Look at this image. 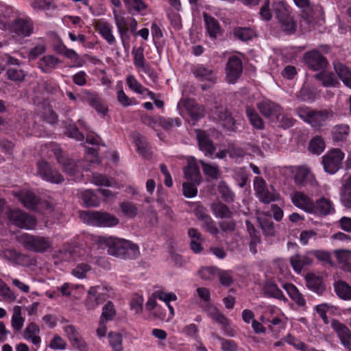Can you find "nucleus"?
<instances>
[{
  "label": "nucleus",
  "instance_id": "2",
  "mask_svg": "<svg viewBox=\"0 0 351 351\" xmlns=\"http://www.w3.org/2000/svg\"><path fill=\"white\" fill-rule=\"evenodd\" d=\"M296 114L304 121L309 123L313 128H319L328 119L333 117L330 110H315L307 106L296 108Z\"/></svg>",
  "mask_w": 351,
  "mask_h": 351
},
{
  "label": "nucleus",
  "instance_id": "51",
  "mask_svg": "<svg viewBox=\"0 0 351 351\" xmlns=\"http://www.w3.org/2000/svg\"><path fill=\"white\" fill-rule=\"evenodd\" d=\"M335 253L338 261L344 264L347 270L351 271V264L348 263L351 256V251L346 250H336Z\"/></svg>",
  "mask_w": 351,
  "mask_h": 351
},
{
  "label": "nucleus",
  "instance_id": "29",
  "mask_svg": "<svg viewBox=\"0 0 351 351\" xmlns=\"http://www.w3.org/2000/svg\"><path fill=\"white\" fill-rule=\"evenodd\" d=\"M263 293L267 297L274 298L278 300L286 301L282 291L278 288L276 284L267 281L263 288Z\"/></svg>",
  "mask_w": 351,
  "mask_h": 351
},
{
  "label": "nucleus",
  "instance_id": "21",
  "mask_svg": "<svg viewBox=\"0 0 351 351\" xmlns=\"http://www.w3.org/2000/svg\"><path fill=\"white\" fill-rule=\"evenodd\" d=\"M305 280L306 285L309 290L318 295H322L325 291L326 286L322 277L313 273H308L305 276Z\"/></svg>",
  "mask_w": 351,
  "mask_h": 351
},
{
  "label": "nucleus",
  "instance_id": "39",
  "mask_svg": "<svg viewBox=\"0 0 351 351\" xmlns=\"http://www.w3.org/2000/svg\"><path fill=\"white\" fill-rule=\"evenodd\" d=\"M246 114L250 123L254 129L262 130L265 128V123L263 119L254 108L247 107L246 108Z\"/></svg>",
  "mask_w": 351,
  "mask_h": 351
},
{
  "label": "nucleus",
  "instance_id": "45",
  "mask_svg": "<svg viewBox=\"0 0 351 351\" xmlns=\"http://www.w3.org/2000/svg\"><path fill=\"white\" fill-rule=\"evenodd\" d=\"M82 198L86 206H98L99 199L92 190L88 189L82 193Z\"/></svg>",
  "mask_w": 351,
  "mask_h": 351
},
{
  "label": "nucleus",
  "instance_id": "24",
  "mask_svg": "<svg viewBox=\"0 0 351 351\" xmlns=\"http://www.w3.org/2000/svg\"><path fill=\"white\" fill-rule=\"evenodd\" d=\"M350 134V125L345 123L337 124L331 130L332 138L335 142L346 141Z\"/></svg>",
  "mask_w": 351,
  "mask_h": 351
},
{
  "label": "nucleus",
  "instance_id": "22",
  "mask_svg": "<svg viewBox=\"0 0 351 351\" xmlns=\"http://www.w3.org/2000/svg\"><path fill=\"white\" fill-rule=\"evenodd\" d=\"M341 204L348 209H351V174L341 182L339 189Z\"/></svg>",
  "mask_w": 351,
  "mask_h": 351
},
{
  "label": "nucleus",
  "instance_id": "1",
  "mask_svg": "<svg viewBox=\"0 0 351 351\" xmlns=\"http://www.w3.org/2000/svg\"><path fill=\"white\" fill-rule=\"evenodd\" d=\"M95 242L99 248L107 249L109 255L123 259H134L140 254L138 246L126 239L99 236Z\"/></svg>",
  "mask_w": 351,
  "mask_h": 351
},
{
  "label": "nucleus",
  "instance_id": "9",
  "mask_svg": "<svg viewBox=\"0 0 351 351\" xmlns=\"http://www.w3.org/2000/svg\"><path fill=\"white\" fill-rule=\"evenodd\" d=\"M52 152L57 162L61 165L62 169L65 173L72 176L78 171L79 168L77 162L66 157L60 148L55 146L52 149Z\"/></svg>",
  "mask_w": 351,
  "mask_h": 351
},
{
  "label": "nucleus",
  "instance_id": "23",
  "mask_svg": "<svg viewBox=\"0 0 351 351\" xmlns=\"http://www.w3.org/2000/svg\"><path fill=\"white\" fill-rule=\"evenodd\" d=\"M334 211L335 208L332 206V202L328 199L322 197L314 203L313 210L311 211V213L321 216H326Z\"/></svg>",
  "mask_w": 351,
  "mask_h": 351
},
{
  "label": "nucleus",
  "instance_id": "7",
  "mask_svg": "<svg viewBox=\"0 0 351 351\" xmlns=\"http://www.w3.org/2000/svg\"><path fill=\"white\" fill-rule=\"evenodd\" d=\"M254 186L258 199L265 204H269L280 199V195L274 186L267 187L265 181L261 177L255 178Z\"/></svg>",
  "mask_w": 351,
  "mask_h": 351
},
{
  "label": "nucleus",
  "instance_id": "57",
  "mask_svg": "<svg viewBox=\"0 0 351 351\" xmlns=\"http://www.w3.org/2000/svg\"><path fill=\"white\" fill-rule=\"evenodd\" d=\"M121 211L129 217H134L138 213V208L132 202H125L121 204Z\"/></svg>",
  "mask_w": 351,
  "mask_h": 351
},
{
  "label": "nucleus",
  "instance_id": "50",
  "mask_svg": "<svg viewBox=\"0 0 351 351\" xmlns=\"http://www.w3.org/2000/svg\"><path fill=\"white\" fill-rule=\"evenodd\" d=\"M116 314V311L114 309V306L111 302H108L103 307L102 313L100 318L101 322H108L112 320L114 315Z\"/></svg>",
  "mask_w": 351,
  "mask_h": 351
},
{
  "label": "nucleus",
  "instance_id": "37",
  "mask_svg": "<svg viewBox=\"0 0 351 351\" xmlns=\"http://www.w3.org/2000/svg\"><path fill=\"white\" fill-rule=\"evenodd\" d=\"M337 295L343 300H351V286L343 280H339L334 284Z\"/></svg>",
  "mask_w": 351,
  "mask_h": 351
},
{
  "label": "nucleus",
  "instance_id": "19",
  "mask_svg": "<svg viewBox=\"0 0 351 351\" xmlns=\"http://www.w3.org/2000/svg\"><path fill=\"white\" fill-rule=\"evenodd\" d=\"M10 30L18 36L26 37L32 33L33 25L31 21L16 19L12 24Z\"/></svg>",
  "mask_w": 351,
  "mask_h": 351
},
{
  "label": "nucleus",
  "instance_id": "18",
  "mask_svg": "<svg viewBox=\"0 0 351 351\" xmlns=\"http://www.w3.org/2000/svg\"><path fill=\"white\" fill-rule=\"evenodd\" d=\"M292 203L298 208L311 213L313 210L314 202L305 193L295 191L291 195Z\"/></svg>",
  "mask_w": 351,
  "mask_h": 351
},
{
  "label": "nucleus",
  "instance_id": "12",
  "mask_svg": "<svg viewBox=\"0 0 351 351\" xmlns=\"http://www.w3.org/2000/svg\"><path fill=\"white\" fill-rule=\"evenodd\" d=\"M304 58L308 66L314 71L323 70L328 65L326 58L315 49L305 53Z\"/></svg>",
  "mask_w": 351,
  "mask_h": 351
},
{
  "label": "nucleus",
  "instance_id": "30",
  "mask_svg": "<svg viewBox=\"0 0 351 351\" xmlns=\"http://www.w3.org/2000/svg\"><path fill=\"white\" fill-rule=\"evenodd\" d=\"M283 288L297 305L299 306H304L306 305V300L304 298L303 295L299 291L295 285L291 283H285L283 285Z\"/></svg>",
  "mask_w": 351,
  "mask_h": 351
},
{
  "label": "nucleus",
  "instance_id": "13",
  "mask_svg": "<svg viewBox=\"0 0 351 351\" xmlns=\"http://www.w3.org/2000/svg\"><path fill=\"white\" fill-rule=\"evenodd\" d=\"M226 80L230 84L237 82L241 74V60L236 56L229 58L226 67Z\"/></svg>",
  "mask_w": 351,
  "mask_h": 351
},
{
  "label": "nucleus",
  "instance_id": "54",
  "mask_svg": "<svg viewBox=\"0 0 351 351\" xmlns=\"http://www.w3.org/2000/svg\"><path fill=\"white\" fill-rule=\"evenodd\" d=\"M91 182L97 186H111L112 183L108 178L99 173H94L92 175Z\"/></svg>",
  "mask_w": 351,
  "mask_h": 351
},
{
  "label": "nucleus",
  "instance_id": "48",
  "mask_svg": "<svg viewBox=\"0 0 351 351\" xmlns=\"http://www.w3.org/2000/svg\"><path fill=\"white\" fill-rule=\"evenodd\" d=\"M109 343L114 351H122L123 337L119 332H110L108 333Z\"/></svg>",
  "mask_w": 351,
  "mask_h": 351
},
{
  "label": "nucleus",
  "instance_id": "3",
  "mask_svg": "<svg viewBox=\"0 0 351 351\" xmlns=\"http://www.w3.org/2000/svg\"><path fill=\"white\" fill-rule=\"evenodd\" d=\"M17 241L27 250L43 253L52 247V241L49 237L34 236L27 233L18 237Z\"/></svg>",
  "mask_w": 351,
  "mask_h": 351
},
{
  "label": "nucleus",
  "instance_id": "25",
  "mask_svg": "<svg viewBox=\"0 0 351 351\" xmlns=\"http://www.w3.org/2000/svg\"><path fill=\"white\" fill-rule=\"evenodd\" d=\"M84 97L88 104L94 108L98 113L104 115L108 112V107L103 103L102 100L97 95L86 92Z\"/></svg>",
  "mask_w": 351,
  "mask_h": 351
},
{
  "label": "nucleus",
  "instance_id": "64",
  "mask_svg": "<svg viewBox=\"0 0 351 351\" xmlns=\"http://www.w3.org/2000/svg\"><path fill=\"white\" fill-rule=\"evenodd\" d=\"M143 51L144 49L141 47L134 48L132 50V54L134 55V62L137 67H140L141 65L145 63Z\"/></svg>",
  "mask_w": 351,
  "mask_h": 351
},
{
  "label": "nucleus",
  "instance_id": "61",
  "mask_svg": "<svg viewBox=\"0 0 351 351\" xmlns=\"http://www.w3.org/2000/svg\"><path fill=\"white\" fill-rule=\"evenodd\" d=\"M217 276L219 277L220 283L223 286H230L233 282L232 276L229 271L219 269Z\"/></svg>",
  "mask_w": 351,
  "mask_h": 351
},
{
  "label": "nucleus",
  "instance_id": "63",
  "mask_svg": "<svg viewBox=\"0 0 351 351\" xmlns=\"http://www.w3.org/2000/svg\"><path fill=\"white\" fill-rule=\"evenodd\" d=\"M129 10H134L137 12L145 10L147 5L142 0H125Z\"/></svg>",
  "mask_w": 351,
  "mask_h": 351
},
{
  "label": "nucleus",
  "instance_id": "44",
  "mask_svg": "<svg viewBox=\"0 0 351 351\" xmlns=\"http://www.w3.org/2000/svg\"><path fill=\"white\" fill-rule=\"evenodd\" d=\"M324 148L325 142L321 136H317L311 140L308 149L311 153L320 154L324 151Z\"/></svg>",
  "mask_w": 351,
  "mask_h": 351
},
{
  "label": "nucleus",
  "instance_id": "49",
  "mask_svg": "<svg viewBox=\"0 0 351 351\" xmlns=\"http://www.w3.org/2000/svg\"><path fill=\"white\" fill-rule=\"evenodd\" d=\"M208 315L215 319L217 323L221 324L223 327H226L228 324L227 318L221 314L216 308L210 306L207 310Z\"/></svg>",
  "mask_w": 351,
  "mask_h": 351
},
{
  "label": "nucleus",
  "instance_id": "17",
  "mask_svg": "<svg viewBox=\"0 0 351 351\" xmlns=\"http://www.w3.org/2000/svg\"><path fill=\"white\" fill-rule=\"evenodd\" d=\"M195 133L199 149L204 153L205 156H212L215 151V147L209 135L199 129L195 130Z\"/></svg>",
  "mask_w": 351,
  "mask_h": 351
},
{
  "label": "nucleus",
  "instance_id": "26",
  "mask_svg": "<svg viewBox=\"0 0 351 351\" xmlns=\"http://www.w3.org/2000/svg\"><path fill=\"white\" fill-rule=\"evenodd\" d=\"M14 196L19 198L22 204L29 209H33L38 202V197L35 194L30 191H21L15 192Z\"/></svg>",
  "mask_w": 351,
  "mask_h": 351
},
{
  "label": "nucleus",
  "instance_id": "15",
  "mask_svg": "<svg viewBox=\"0 0 351 351\" xmlns=\"http://www.w3.org/2000/svg\"><path fill=\"white\" fill-rule=\"evenodd\" d=\"M331 327L336 332L341 344L351 351V330L337 319L331 321Z\"/></svg>",
  "mask_w": 351,
  "mask_h": 351
},
{
  "label": "nucleus",
  "instance_id": "11",
  "mask_svg": "<svg viewBox=\"0 0 351 351\" xmlns=\"http://www.w3.org/2000/svg\"><path fill=\"white\" fill-rule=\"evenodd\" d=\"M9 218L14 225L21 228L32 229L36 224V220L34 217L21 210H12Z\"/></svg>",
  "mask_w": 351,
  "mask_h": 351
},
{
  "label": "nucleus",
  "instance_id": "5",
  "mask_svg": "<svg viewBox=\"0 0 351 351\" xmlns=\"http://www.w3.org/2000/svg\"><path fill=\"white\" fill-rule=\"evenodd\" d=\"M345 154L338 148L330 149L322 158V164L326 172L335 174L341 168Z\"/></svg>",
  "mask_w": 351,
  "mask_h": 351
},
{
  "label": "nucleus",
  "instance_id": "42",
  "mask_svg": "<svg viewBox=\"0 0 351 351\" xmlns=\"http://www.w3.org/2000/svg\"><path fill=\"white\" fill-rule=\"evenodd\" d=\"M260 226L263 233L267 236H274L275 227L274 223L271 218L266 217H260L258 218Z\"/></svg>",
  "mask_w": 351,
  "mask_h": 351
},
{
  "label": "nucleus",
  "instance_id": "58",
  "mask_svg": "<svg viewBox=\"0 0 351 351\" xmlns=\"http://www.w3.org/2000/svg\"><path fill=\"white\" fill-rule=\"evenodd\" d=\"M199 184L193 182H184L182 184L184 195L188 198L195 197L197 193V186Z\"/></svg>",
  "mask_w": 351,
  "mask_h": 351
},
{
  "label": "nucleus",
  "instance_id": "36",
  "mask_svg": "<svg viewBox=\"0 0 351 351\" xmlns=\"http://www.w3.org/2000/svg\"><path fill=\"white\" fill-rule=\"evenodd\" d=\"M59 62L58 58L53 56H45L38 61V66L43 72L50 73Z\"/></svg>",
  "mask_w": 351,
  "mask_h": 351
},
{
  "label": "nucleus",
  "instance_id": "56",
  "mask_svg": "<svg viewBox=\"0 0 351 351\" xmlns=\"http://www.w3.org/2000/svg\"><path fill=\"white\" fill-rule=\"evenodd\" d=\"M99 33L102 35V36L107 40L109 44H112L114 43V37L112 34V30L110 27V25L106 23H101L99 25Z\"/></svg>",
  "mask_w": 351,
  "mask_h": 351
},
{
  "label": "nucleus",
  "instance_id": "4",
  "mask_svg": "<svg viewBox=\"0 0 351 351\" xmlns=\"http://www.w3.org/2000/svg\"><path fill=\"white\" fill-rule=\"evenodd\" d=\"M274 12L282 32L287 34H293L295 32L296 22L289 14L287 6L283 1L274 4Z\"/></svg>",
  "mask_w": 351,
  "mask_h": 351
},
{
  "label": "nucleus",
  "instance_id": "62",
  "mask_svg": "<svg viewBox=\"0 0 351 351\" xmlns=\"http://www.w3.org/2000/svg\"><path fill=\"white\" fill-rule=\"evenodd\" d=\"M219 191L221 194V198L226 202H230L233 201V193L229 189V188L225 184V183L221 182L219 185Z\"/></svg>",
  "mask_w": 351,
  "mask_h": 351
},
{
  "label": "nucleus",
  "instance_id": "53",
  "mask_svg": "<svg viewBox=\"0 0 351 351\" xmlns=\"http://www.w3.org/2000/svg\"><path fill=\"white\" fill-rule=\"evenodd\" d=\"M92 291L95 294L98 302V305L103 303L108 298V290L104 287H92Z\"/></svg>",
  "mask_w": 351,
  "mask_h": 351
},
{
  "label": "nucleus",
  "instance_id": "33",
  "mask_svg": "<svg viewBox=\"0 0 351 351\" xmlns=\"http://www.w3.org/2000/svg\"><path fill=\"white\" fill-rule=\"evenodd\" d=\"M334 68L343 84L351 88V71L349 68L340 62L335 63Z\"/></svg>",
  "mask_w": 351,
  "mask_h": 351
},
{
  "label": "nucleus",
  "instance_id": "43",
  "mask_svg": "<svg viewBox=\"0 0 351 351\" xmlns=\"http://www.w3.org/2000/svg\"><path fill=\"white\" fill-rule=\"evenodd\" d=\"M25 322L24 318L21 316V308L19 306H15L13 308V315L12 317V328L19 331L21 330L23 323Z\"/></svg>",
  "mask_w": 351,
  "mask_h": 351
},
{
  "label": "nucleus",
  "instance_id": "8",
  "mask_svg": "<svg viewBox=\"0 0 351 351\" xmlns=\"http://www.w3.org/2000/svg\"><path fill=\"white\" fill-rule=\"evenodd\" d=\"M37 173L45 181L59 184L63 182L64 178L57 170L52 169L49 164L40 160L37 162Z\"/></svg>",
  "mask_w": 351,
  "mask_h": 351
},
{
  "label": "nucleus",
  "instance_id": "41",
  "mask_svg": "<svg viewBox=\"0 0 351 351\" xmlns=\"http://www.w3.org/2000/svg\"><path fill=\"white\" fill-rule=\"evenodd\" d=\"M66 129V134L69 138H75L78 141H82L84 139V134L80 132L77 127L74 124L72 121H68L64 123Z\"/></svg>",
  "mask_w": 351,
  "mask_h": 351
},
{
  "label": "nucleus",
  "instance_id": "55",
  "mask_svg": "<svg viewBox=\"0 0 351 351\" xmlns=\"http://www.w3.org/2000/svg\"><path fill=\"white\" fill-rule=\"evenodd\" d=\"M158 124L164 129L169 130L173 126H180L181 125V120L180 118H164L160 117L158 118Z\"/></svg>",
  "mask_w": 351,
  "mask_h": 351
},
{
  "label": "nucleus",
  "instance_id": "31",
  "mask_svg": "<svg viewBox=\"0 0 351 351\" xmlns=\"http://www.w3.org/2000/svg\"><path fill=\"white\" fill-rule=\"evenodd\" d=\"M247 232L250 236V250L254 254L257 253L256 245L261 243L259 232L255 229L253 224L249 221H245Z\"/></svg>",
  "mask_w": 351,
  "mask_h": 351
},
{
  "label": "nucleus",
  "instance_id": "32",
  "mask_svg": "<svg viewBox=\"0 0 351 351\" xmlns=\"http://www.w3.org/2000/svg\"><path fill=\"white\" fill-rule=\"evenodd\" d=\"M184 176L190 182L200 184L202 178L197 165L194 162H189L184 169Z\"/></svg>",
  "mask_w": 351,
  "mask_h": 351
},
{
  "label": "nucleus",
  "instance_id": "10",
  "mask_svg": "<svg viewBox=\"0 0 351 351\" xmlns=\"http://www.w3.org/2000/svg\"><path fill=\"white\" fill-rule=\"evenodd\" d=\"M178 107L180 109L184 108L186 110L190 117L189 122L192 125H195L199 119L204 116V108L198 106L192 99H184L181 100Z\"/></svg>",
  "mask_w": 351,
  "mask_h": 351
},
{
  "label": "nucleus",
  "instance_id": "59",
  "mask_svg": "<svg viewBox=\"0 0 351 351\" xmlns=\"http://www.w3.org/2000/svg\"><path fill=\"white\" fill-rule=\"evenodd\" d=\"M201 221L202 226L210 234L217 235L219 233V230L210 215L203 219Z\"/></svg>",
  "mask_w": 351,
  "mask_h": 351
},
{
  "label": "nucleus",
  "instance_id": "38",
  "mask_svg": "<svg viewBox=\"0 0 351 351\" xmlns=\"http://www.w3.org/2000/svg\"><path fill=\"white\" fill-rule=\"evenodd\" d=\"M39 332V327L35 323L31 322L24 330L23 337L26 339H30L34 345H38L40 342V338L37 334Z\"/></svg>",
  "mask_w": 351,
  "mask_h": 351
},
{
  "label": "nucleus",
  "instance_id": "14",
  "mask_svg": "<svg viewBox=\"0 0 351 351\" xmlns=\"http://www.w3.org/2000/svg\"><path fill=\"white\" fill-rule=\"evenodd\" d=\"M116 24L121 35L123 43L125 39L129 38L128 32L129 30L134 33L137 28V22L132 17H123L115 16Z\"/></svg>",
  "mask_w": 351,
  "mask_h": 351
},
{
  "label": "nucleus",
  "instance_id": "46",
  "mask_svg": "<svg viewBox=\"0 0 351 351\" xmlns=\"http://www.w3.org/2000/svg\"><path fill=\"white\" fill-rule=\"evenodd\" d=\"M5 74L8 79L14 82H22L26 75L23 70L14 66L8 68Z\"/></svg>",
  "mask_w": 351,
  "mask_h": 351
},
{
  "label": "nucleus",
  "instance_id": "52",
  "mask_svg": "<svg viewBox=\"0 0 351 351\" xmlns=\"http://www.w3.org/2000/svg\"><path fill=\"white\" fill-rule=\"evenodd\" d=\"M202 166L204 173L213 179H217L219 169L218 166L206 163L204 160L199 161Z\"/></svg>",
  "mask_w": 351,
  "mask_h": 351
},
{
  "label": "nucleus",
  "instance_id": "20",
  "mask_svg": "<svg viewBox=\"0 0 351 351\" xmlns=\"http://www.w3.org/2000/svg\"><path fill=\"white\" fill-rule=\"evenodd\" d=\"M193 74L201 81H207L210 83L208 86L202 85V88L206 90L210 87L216 82V76L213 70L205 67L203 65L198 66L193 70Z\"/></svg>",
  "mask_w": 351,
  "mask_h": 351
},
{
  "label": "nucleus",
  "instance_id": "35",
  "mask_svg": "<svg viewBox=\"0 0 351 351\" xmlns=\"http://www.w3.org/2000/svg\"><path fill=\"white\" fill-rule=\"evenodd\" d=\"M312 260L307 256L299 254L290 258V263L296 272H300L304 266L311 265Z\"/></svg>",
  "mask_w": 351,
  "mask_h": 351
},
{
  "label": "nucleus",
  "instance_id": "6",
  "mask_svg": "<svg viewBox=\"0 0 351 351\" xmlns=\"http://www.w3.org/2000/svg\"><path fill=\"white\" fill-rule=\"evenodd\" d=\"M87 223L99 227H112L119 223V219L113 215L99 211H88L82 213Z\"/></svg>",
  "mask_w": 351,
  "mask_h": 351
},
{
  "label": "nucleus",
  "instance_id": "27",
  "mask_svg": "<svg viewBox=\"0 0 351 351\" xmlns=\"http://www.w3.org/2000/svg\"><path fill=\"white\" fill-rule=\"evenodd\" d=\"M134 141L139 154L145 158H150L152 152L145 137L139 133H136L134 134Z\"/></svg>",
  "mask_w": 351,
  "mask_h": 351
},
{
  "label": "nucleus",
  "instance_id": "28",
  "mask_svg": "<svg viewBox=\"0 0 351 351\" xmlns=\"http://www.w3.org/2000/svg\"><path fill=\"white\" fill-rule=\"evenodd\" d=\"M203 17L209 36L214 38H217L221 34V28L218 21L206 12L203 13Z\"/></svg>",
  "mask_w": 351,
  "mask_h": 351
},
{
  "label": "nucleus",
  "instance_id": "60",
  "mask_svg": "<svg viewBox=\"0 0 351 351\" xmlns=\"http://www.w3.org/2000/svg\"><path fill=\"white\" fill-rule=\"evenodd\" d=\"M77 250L75 248H69L60 251V258L64 261H75L77 260Z\"/></svg>",
  "mask_w": 351,
  "mask_h": 351
},
{
  "label": "nucleus",
  "instance_id": "47",
  "mask_svg": "<svg viewBox=\"0 0 351 351\" xmlns=\"http://www.w3.org/2000/svg\"><path fill=\"white\" fill-rule=\"evenodd\" d=\"M219 268L215 266H208L202 267L198 274L200 278L204 280H212L217 276Z\"/></svg>",
  "mask_w": 351,
  "mask_h": 351
},
{
  "label": "nucleus",
  "instance_id": "16",
  "mask_svg": "<svg viewBox=\"0 0 351 351\" xmlns=\"http://www.w3.org/2000/svg\"><path fill=\"white\" fill-rule=\"evenodd\" d=\"M256 106L259 112L266 118L276 117L278 119L282 112V108L269 99H263L258 102Z\"/></svg>",
  "mask_w": 351,
  "mask_h": 351
},
{
  "label": "nucleus",
  "instance_id": "40",
  "mask_svg": "<svg viewBox=\"0 0 351 351\" xmlns=\"http://www.w3.org/2000/svg\"><path fill=\"white\" fill-rule=\"evenodd\" d=\"M315 78L326 87L335 86L338 84V81L333 74L325 71H321L315 74Z\"/></svg>",
  "mask_w": 351,
  "mask_h": 351
},
{
  "label": "nucleus",
  "instance_id": "34",
  "mask_svg": "<svg viewBox=\"0 0 351 351\" xmlns=\"http://www.w3.org/2000/svg\"><path fill=\"white\" fill-rule=\"evenodd\" d=\"M210 209L213 213L217 217L224 219V218H230L232 215V212L229 209V208L221 203V202H213L210 205Z\"/></svg>",
  "mask_w": 351,
  "mask_h": 351
}]
</instances>
